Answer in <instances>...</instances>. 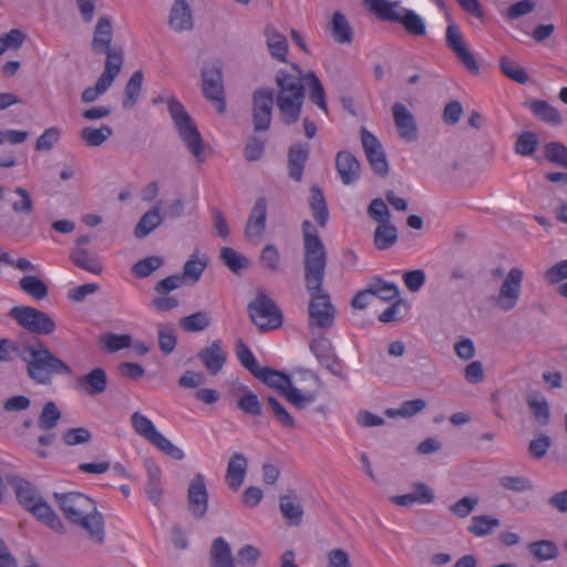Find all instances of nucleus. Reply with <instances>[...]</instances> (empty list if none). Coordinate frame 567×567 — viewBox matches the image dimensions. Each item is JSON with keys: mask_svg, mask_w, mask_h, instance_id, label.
Returning a JSON list of instances; mask_svg holds the SVG:
<instances>
[{"mask_svg": "<svg viewBox=\"0 0 567 567\" xmlns=\"http://www.w3.org/2000/svg\"><path fill=\"white\" fill-rule=\"evenodd\" d=\"M425 406L426 402L422 399L408 400L402 402L399 409H386L385 414L390 417H411L423 411Z\"/></svg>", "mask_w": 567, "mask_h": 567, "instance_id": "nucleus-53", "label": "nucleus"}, {"mask_svg": "<svg viewBox=\"0 0 567 567\" xmlns=\"http://www.w3.org/2000/svg\"><path fill=\"white\" fill-rule=\"evenodd\" d=\"M144 75L142 71H135L131 78L128 79L125 89H124V101H123V107L124 109H132L140 96V93L142 91V84H143Z\"/></svg>", "mask_w": 567, "mask_h": 567, "instance_id": "nucleus-49", "label": "nucleus"}, {"mask_svg": "<svg viewBox=\"0 0 567 567\" xmlns=\"http://www.w3.org/2000/svg\"><path fill=\"white\" fill-rule=\"evenodd\" d=\"M274 90L270 87L257 89L251 97V117L255 132L269 130L274 110Z\"/></svg>", "mask_w": 567, "mask_h": 567, "instance_id": "nucleus-9", "label": "nucleus"}, {"mask_svg": "<svg viewBox=\"0 0 567 567\" xmlns=\"http://www.w3.org/2000/svg\"><path fill=\"white\" fill-rule=\"evenodd\" d=\"M309 158V146L307 144L295 143L288 150V173L295 182H300L303 176V169Z\"/></svg>", "mask_w": 567, "mask_h": 567, "instance_id": "nucleus-25", "label": "nucleus"}, {"mask_svg": "<svg viewBox=\"0 0 567 567\" xmlns=\"http://www.w3.org/2000/svg\"><path fill=\"white\" fill-rule=\"evenodd\" d=\"M220 259L235 274H239L249 265L248 259L231 247L221 248Z\"/></svg>", "mask_w": 567, "mask_h": 567, "instance_id": "nucleus-50", "label": "nucleus"}, {"mask_svg": "<svg viewBox=\"0 0 567 567\" xmlns=\"http://www.w3.org/2000/svg\"><path fill=\"white\" fill-rule=\"evenodd\" d=\"M310 350L326 369L332 370V364L337 363V357L329 340L324 338L313 340Z\"/></svg>", "mask_w": 567, "mask_h": 567, "instance_id": "nucleus-38", "label": "nucleus"}, {"mask_svg": "<svg viewBox=\"0 0 567 567\" xmlns=\"http://www.w3.org/2000/svg\"><path fill=\"white\" fill-rule=\"evenodd\" d=\"M530 554L539 561L555 559L558 548L551 540H538L528 545Z\"/></svg>", "mask_w": 567, "mask_h": 567, "instance_id": "nucleus-51", "label": "nucleus"}, {"mask_svg": "<svg viewBox=\"0 0 567 567\" xmlns=\"http://www.w3.org/2000/svg\"><path fill=\"white\" fill-rule=\"evenodd\" d=\"M269 410L274 414L276 421L284 427L293 429L296 427V421L293 416L287 411V409L274 396L267 398Z\"/></svg>", "mask_w": 567, "mask_h": 567, "instance_id": "nucleus-55", "label": "nucleus"}, {"mask_svg": "<svg viewBox=\"0 0 567 567\" xmlns=\"http://www.w3.org/2000/svg\"><path fill=\"white\" fill-rule=\"evenodd\" d=\"M168 25L178 33L193 30V12L186 0L174 1L168 16Z\"/></svg>", "mask_w": 567, "mask_h": 567, "instance_id": "nucleus-18", "label": "nucleus"}, {"mask_svg": "<svg viewBox=\"0 0 567 567\" xmlns=\"http://www.w3.org/2000/svg\"><path fill=\"white\" fill-rule=\"evenodd\" d=\"M60 419L61 412L56 404L52 401H49L42 408L38 424L42 430L50 431L56 426Z\"/></svg>", "mask_w": 567, "mask_h": 567, "instance_id": "nucleus-56", "label": "nucleus"}, {"mask_svg": "<svg viewBox=\"0 0 567 567\" xmlns=\"http://www.w3.org/2000/svg\"><path fill=\"white\" fill-rule=\"evenodd\" d=\"M177 343V336L174 324L166 323L158 326V347L162 352L169 354Z\"/></svg>", "mask_w": 567, "mask_h": 567, "instance_id": "nucleus-54", "label": "nucleus"}, {"mask_svg": "<svg viewBox=\"0 0 567 567\" xmlns=\"http://www.w3.org/2000/svg\"><path fill=\"white\" fill-rule=\"evenodd\" d=\"M163 221L161 210L158 207H153L147 210L138 220L134 229L136 238H144L156 229Z\"/></svg>", "mask_w": 567, "mask_h": 567, "instance_id": "nucleus-37", "label": "nucleus"}, {"mask_svg": "<svg viewBox=\"0 0 567 567\" xmlns=\"http://www.w3.org/2000/svg\"><path fill=\"white\" fill-rule=\"evenodd\" d=\"M524 271L520 268H511L503 284L499 287L498 295L494 297L495 303L499 309L507 312L513 310L519 300Z\"/></svg>", "mask_w": 567, "mask_h": 567, "instance_id": "nucleus-11", "label": "nucleus"}, {"mask_svg": "<svg viewBox=\"0 0 567 567\" xmlns=\"http://www.w3.org/2000/svg\"><path fill=\"white\" fill-rule=\"evenodd\" d=\"M61 132L56 126L47 128L35 142V150L39 152H48L60 141Z\"/></svg>", "mask_w": 567, "mask_h": 567, "instance_id": "nucleus-61", "label": "nucleus"}, {"mask_svg": "<svg viewBox=\"0 0 567 567\" xmlns=\"http://www.w3.org/2000/svg\"><path fill=\"white\" fill-rule=\"evenodd\" d=\"M230 391L233 395L238 396L237 408L243 413L251 416H259L261 414V403L258 396L251 392L248 386L241 383H234Z\"/></svg>", "mask_w": 567, "mask_h": 567, "instance_id": "nucleus-23", "label": "nucleus"}, {"mask_svg": "<svg viewBox=\"0 0 567 567\" xmlns=\"http://www.w3.org/2000/svg\"><path fill=\"white\" fill-rule=\"evenodd\" d=\"M19 288L35 300H43L49 293L47 284L33 275L22 277L19 280Z\"/></svg>", "mask_w": 567, "mask_h": 567, "instance_id": "nucleus-41", "label": "nucleus"}, {"mask_svg": "<svg viewBox=\"0 0 567 567\" xmlns=\"http://www.w3.org/2000/svg\"><path fill=\"white\" fill-rule=\"evenodd\" d=\"M264 35L266 37L270 55L279 62H286L288 53V41L286 37L271 24L266 25Z\"/></svg>", "mask_w": 567, "mask_h": 567, "instance_id": "nucleus-27", "label": "nucleus"}, {"mask_svg": "<svg viewBox=\"0 0 567 567\" xmlns=\"http://www.w3.org/2000/svg\"><path fill=\"white\" fill-rule=\"evenodd\" d=\"M54 497L65 518L71 523L79 520L96 507L92 498L79 492L55 493Z\"/></svg>", "mask_w": 567, "mask_h": 567, "instance_id": "nucleus-12", "label": "nucleus"}, {"mask_svg": "<svg viewBox=\"0 0 567 567\" xmlns=\"http://www.w3.org/2000/svg\"><path fill=\"white\" fill-rule=\"evenodd\" d=\"M113 38L112 20L107 16L100 17L93 32L91 49L95 54H102L111 48Z\"/></svg>", "mask_w": 567, "mask_h": 567, "instance_id": "nucleus-26", "label": "nucleus"}, {"mask_svg": "<svg viewBox=\"0 0 567 567\" xmlns=\"http://www.w3.org/2000/svg\"><path fill=\"white\" fill-rule=\"evenodd\" d=\"M247 312L251 322L260 330L268 331L281 327L284 315L276 302L261 289L248 303Z\"/></svg>", "mask_w": 567, "mask_h": 567, "instance_id": "nucleus-7", "label": "nucleus"}, {"mask_svg": "<svg viewBox=\"0 0 567 567\" xmlns=\"http://www.w3.org/2000/svg\"><path fill=\"white\" fill-rule=\"evenodd\" d=\"M107 383L106 372L102 368H95L76 380V386L90 396L105 392Z\"/></svg>", "mask_w": 567, "mask_h": 567, "instance_id": "nucleus-22", "label": "nucleus"}, {"mask_svg": "<svg viewBox=\"0 0 567 567\" xmlns=\"http://www.w3.org/2000/svg\"><path fill=\"white\" fill-rule=\"evenodd\" d=\"M368 215L379 224L390 223L391 212L381 198L371 200L368 207Z\"/></svg>", "mask_w": 567, "mask_h": 567, "instance_id": "nucleus-63", "label": "nucleus"}, {"mask_svg": "<svg viewBox=\"0 0 567 567\" xmlns=\"http://www.w3.org/2000/svg\"><path fill=\"white\" fill-rule=\"evenodd\" d=\"M292 72L279 70L275 76L277 85L276 104L281 120L287 125L299 121L305 101V74L297 65H292Z\"/></svg>", "mask_w": 567, "mask_h": 567, "instance_id": "nucleus-3", "label": "nucleus"}, {"mask_svg": "<svg viewBox=\"0 0 567 567\" xmlns=\"http://www.w3.org/2000/svg\"><path fill=\"white\" fill-rule=\"evenodd\" d=\"M373 241L379 250H385L398 241V228L391 224H379L374 230Z\"/></svg>", "mask_w": 567, "mask_h": 567, "instance_id": "nucleus-39", "label": "nucleus"}, {"mask_svg": "<svg viewBox=\"0 0 567 567\" xmlns=\"http://www.w3.org/2000/svg\"><path fill=\"white\" fill-rule=\"evenodd\" d=\"M364 4L369 7L370 11L378 16L383 21L396 22L404 25V28L414 35L425 34V23L420 16L412 10L399 8V2H391L386 0H363Z\"/></svg>", "mask_w": 567, "mask_h": 567, "instance_id": "nucleus-6", "label": "nucleus"}, {"mask_svg": "<svg viewBox=\"0 0 567 567\" xmlns=\"http://www.w3.org/2000/svg\"><path fill=\"white\" fill-rule=\"evenodd\" d=\"M198 359L202 361L206 370L212 374H217L224 367L227 353L221 347L220 340H214L210 346L203 348L198 354Z\"/></svg>", "mask_w": 567, "mask_h": 567, "instance_id": "nucleus-19", "label": "nucleus"}, {"mask_svg": "<svg viewBox=\"0 0 567 567\" xmlns=\"http://www.w3.org/2000/svg\"><path fill=\"white\" fill-rule=\"evenodd\" d=\"M71 260L81 269L94 275H100L103 267L99 259L92 256L86 249L76 248L70 255Z\"/></svg>", "mask_w": 567, "mask_h": 567, "instance_id": "nucleus-43", "label": "nucleus"}, {"mask_svg": "<svg viewBox=\"0 0 567 567\" xmlns=\"http://www.w3.org/2000/svg\"><path fill=\"white\" fill-rule=\"evenodd\" d=\"M18 357L25 364L27 375L35 384L50 385L54 375L72 373V369L37 336L27 338V343L18 348Z\"/></svg>", "mask_w": 567, "mask_h": 567, "instance_id": "nucleus-2", "label": "nucleus"}, {"mask_svg": "<svg viewBox=\"0 0 567 567\" xmlns=\"http://www.w3.org/2000/svg\"><path fill=\"white\" fill-rule=\"evenodd\" d=\"M529 107L533 111L534 115H536L544 122H547L551 125H560L563 122L558 110L550 105L549 103H547L546 101H533L530 102Z\"/></svg>", "mask_w": 567, "mask_h": 567, "instance_id": "nucleus-47", "label": "nucleus"}, {"mask_svg": "<svg viewBox=\"0 0 567 567\" xmlns=\"http://www.w3.org/2000/svg\"><path fill=\"white\" fill-rule=\"evenodd\" d=\"M478 504L477 497L465 496L452 504L449 511L458 518H466L476 508Z\"/></svg>", "mask_w": 567, "mask_h": 567, "instance_id": "nucleus-62", "label": "nucleus"}, {"mask_svg": "<svg viewBox=\"0 0 567 567\" xmlns=\"http://www.w3.org/2000/svg\"><path fill=\"white\" fill-rule=\"evenodd\" d=\"M76 526L86 532L89 537L96 544L102 545L105 540V522L103 514L96 507L94 511L73 522Z\"/></svg>", "mask_w": 567, "mask_h": 567, "instance_id": "nucleus-21", "label": "nucleus"}, {"mask_svg": "<svg viewBox=\"0 0 567 567\" xmlns=\"http://www.w3.org/2000/svg\"><path fill=\"white\" fill-rule=\"evenodd\" d=\"M206 267L207 260L198 258L197 254H193L184 264L183 272L179 276L183 277L185 284L189 282L190 285H194L199 281Z\"/></svg>", "mask_w": 567, "mask_h": 567, "instance_id": "nucleus-45", "label": "nucleus"}, {"mask_svg": "<svg viewBox=\"0 0 567 567\" xmlns=\"http://www.w3.org/2000/svg\"><path fill=\"white\" fill-rule=\"evenodd\" d=\"M499 66L502 72L511 80L520 84H525L528 81V75L525 70L507 56L501 58Z\"/></svg>", "mask_w": 567, "mask_h": 567, "instance_id": "nucleus-57", "label": "nucleus"}, {"mask_svg": "<svg viewBox=\"0 0 567 567\" xmlns=\"http://www.w3.org/2000/svg\"><path fill=\"white\" fill-rule=\"evenodd\" d=\"M9 317L29 332L39 336L52 334L56 329L54 320L47 312L30 306H16L11 308Z\"/></svg>", "mask_w": 567, "mask_h": 567, "instance_id": "nucleus-8", "label": "nucleus"}, {"mask_svg": "<svg viewBox=\"0 0 567 567\" xmlns=\"http://www.w3.org/2000/svg\"><path fill=\"white\" fill-rule=\"evenodd\" d=\"M309 206L317 224L320 227H324L329 220V210L320 187L312 186L310 188Z\"/></svg>", "mask_w": 567, "mask_h": 567, "instance_id": "nucleus-31", "label": "nucleus"}, {"mask_svg": "<svg viewBox=\"0 0 567 567\" xmlns=\"http://www.w3.org/2000/svg\"><path fill=\"white\" fill-rule=\"evenodd\" d=\"M538 141L535 133L530 131L518 135L515 143V152L522 156H530L537 148Z\"/></svg>", "mask_w": 567, "mask_h": 567, "instance_id": "nucleus-59", "label": "nucleus"}, {"mask_svg": "<svg viewBox=\"0 0 567 567\" xmlns=\"http://www.w3.org/2000/svg\"><path fill=\"white\" fill-rule=\"evenodd\" d=\"M305 286L310 293L309 329L328 330L334 323L336 308L322 285L328 264L327 248L310 220L302 223Z\"/></svg>", "mask_w": 567, "mask_h": 567, "instance_id": "nucleus-1", "label": "nucleus"}, {"mask_svg": "<svg viewBox=\"0 0 567 567\" xmlns=\"http://www.w3.org/2000/svg\"><path fill=\"white\" fill-rule=\"evenodd\" d=\"M248 470V460L240 453L235 452L228 462L226 470V482L230 489L238 491L243 485Z\"/></svg>", "mask_w": 567, "mask_h": 567, "instance_id": "nucleus-24", "label": "nucleus"}, {"mask_svg": "<svg viewBox=\"0 0 567 567\" xmlns=\"http://www.w3.org/2000/svg\"><path fill=\"white\" fill-rule=\"evenodd\" d=\"M501 522L496 517L489 515H477L471 519L468 532L476 537L491 535L495 528L499 526Z\"/></svg>", "mask_w": 567, "mask_h": 567, "instance_id": "nucleus-46", "label": "nucleus"}, {"mask_svg": "<svg viewBox=\"0 0 567 567\" xmlns=\"http://www.w3.org/2000/svg\"><path fill=\"white\" fill-rule=\"evenodd\" d=\"M546 158L567 168V147L559 142H550L545 147Z\"/></svg>", "mask_w": 567, "mask_h": 567, "instance_id": "nucleus-64", "label": "nucleus"}, {"mask_svg": "<svg viewBox=\"0 0 567 567\" xmlns=\"http://www.w3.org/2000/svg\"><path fill=\"white\" fill-rule=\"evenodd\" d=\"M526 402L535 420L540 425H547L550 420V411L545 396L539 392H534L527 395Z\"/></svg>", "mask_w": 567, "mask_h": 567, "instance_id": "nucleus-36", "label": "nucleus"}, {"mask_svg": "<svg viewBox=\"0 0 567 567\" xmlns=\"http://www.w3.org/2000/svg\"><path fill=\"white\" fill-rule=\"evenodd\" d=\"M212 318L207 311H197L179 320V327L188 333L200 332L210 326Z\"/></svg>", "mask_w": 567, "mask_h": 567, "instance_id": "nucleus-44", "label": "nucleus"}, {"mask_svg": "<svg viewBox=\"0 0 567 567\" xmlns=\"http://www.w3.org/2000/svg\"><path fill=\"white\" fill-rule=\"evenodd\" d=\"M163 265V259L157 256L146 257L144 259L138 260L132 267V272L137 278H146L152 272L161 268Z\"/></svg>", "mask_w": 567, "mask_h": 567, "instance_id": "nucleus-58", "label": "nucleus"}, {"mask_svg": "<svg viewBox=\"0 0 567 567\" xmlns=\"http://www.w3.org/2000/svg\"><path fill=\"white\" fill-rule=\"evenodd\" d=\"M446 47L452 50L457 60L472 73L478 74L480 65L470 51V49L465 45L462 37V32L458 25L451 23L446 28Z\"/></svg>", "mask_w": 567, "mask_h": 567, "instance_id": "nucleus-14", "label": "nucleus"}, {"mask_svg": "<svg viewBox=\"0 0 567 567\" xmlns=\"http://www.w3.org/2000/svg\"><path fill=\"white\" fill-rule=\"evenodd\" d=\"M204 96L219 114L226 110L224 79L220 65L206 66L202 70Z\"/></svg>", "mask_w": 567, "mask_h": 567, "instance_id": "nucleus-10", "label": "nucleus"}, {"mask_svg": "<svg viewBox=\"0 0 567 567\" xmlns=\"http://www.w3.org/2000/svg\"><path fill=\"white\" fill-rule=\"evenodd\" d=\"M282 396L298 410L305 409L307 404L316 399L315 394H303L293 383L290 384Z\"/></svg>", "mask_w": 567, "mask_h": 567, "instance_id": "nucleus-60", "label": "nucleus"}, {"mask_svg": "<svg viewBox=\"0 0 567 567\" xmlns=\"http://www.w3.org/2000/svg\"><path fill=\"white\" fill-rule=\"evenodd\" d=\"M255 378L275 389L280 395H284L292 383L291 378L287 373L268 367L261 368Z\"/></svg>", "mask_w": 567, "mask_h": 567, "instance_id": "nucleus-30", "label": "nucleus"}, {"mask_svg": "<svg viewBox=\"0 0 567 567\" xmlns=\"http://www.w3.org/2000/svg\"><path fill=\"white\" fill-rule=\"evenodd\" d=\"M267 219V202L264 197H259L249 214L246 227L245 237L248 241L258 244L262 238L266 229Z\"/></svg>", "mask_w": 567, "mask_h": 567, "instance_id": "nucleus-17", "label": "nucleus"}, {"mask_svg": "<svg viewBox=\"0 0 567 567\" xmlns=\"http://www.w3.org/2000/svg\"><path fill=\"white\" fill-rule=\"evenodd\" d=\"M167 106L181 140L198 162H204V141L190 115L175 97L167 100Z\"/></svg>", "mask_w": 567, "mask_h": 567, "instance_id": "nucleus-5", "label": "nucleus"}, {"mask_svg": "<svg viewBox=\"0 0 567 567\" xmlns=\"http://www.w3.org/2000/svg\"><path fill=\"white\" fill-rule=\"evenodd\" d=\"M147 470V483L145 486V491L147 494V498L155 505L158 506L162 499L163 489L161 487V470L154 464L152 461L145 462Z\"/></svg>", "mask_w": 567, "mask_h": 567, "instance_id": "nucleus-33", "label": "nucleus"}, {"mask_svg": "<svg viewBox=\"0 0 567 567\" xmlns=\"http://www.w3.org/2000/svg\"><path fill=\"white\" fill-rule=\"evenodd\" d=\"M131 423L134 429V431L145 440H147L151 444L157 439V436L161 434L154 425V423L146 417L145 415L141 414L140 412H134L131 415Z\"/></svg>", "mask_w": 567, "mask_h": 567, "instance_id": "nucleus-42", "label": "nucleus"}, {"mask_svg": "<svg viewBox=\"0 0 567 567\" xmlns=\"http://www.w3.org/2000/svg\"><path fill=\"white\" fill-rule=\"evenodd\" d=\"M280 512L291 526H299L302 522L303 508L295 493L282 495L279 503Z\"/></svg>", "mask_w": 567, "mask_h": 567, "instance_id": "nucleus-29", "label": "nucleus"}, {"mask_svg": "<svg viewBox=\"0 0 567 567\" xmlns=\"http://www.w3.org/2000/svg\"><path fill=\"white\" fill-rule=\"evenodd\" d=\"M309 91L310 101L316 104L320 110L328 114V104L326 100V91L317 74L313 71H308L305 74V89Z\"/></svg>", "mask_w": 567, "mask_h": 567, "instance_id": "nucleus-32", "label": "nucleus"}, {"mask_svg": "<svg viewBox=\"0 0 567 567\" xmlns=\"http://www.w3.org/2000/svg\"><path fill=\"white\" fill-rule=\"evenodd\" d=\"M392 115L399 136L406 142H414L419 137V127L415 116L401 102L392 105Z\"/></svg>", "mask_w": 567, "mask_h": 567, "instance_id": "nucleus-16", "label": "nucleus"}, {"mask_svg": "<svg viewBox=\"0 0 567 567\" xmlns=\"http://www.w3.org/2000/svg\"><path fill=\"white\" fill-rule=\"evenodd\" d=\"M7 482L13 488L17 499L23 508L32 513L39 520L53 530L59 533L63 532L64 526L62 520L42 498L32 483L16 475H8Z\"/></svg>", "mask_w": 567, "mask_h": 567, "instance_id": "nucleus-4", "label": "nucleus"}, {"mask_svg": "<svg viewBox=\"0 0 567 567\" xmlns=\"http://www.w3.org/2000/svg\"><path fill=\"white\" fill-rule=\"evenodd\" d=\"M331 34L338 43L349 44L353 39V31L346 16L339 11L334 12L330 25Z\"/></svg>", "mask_w": 567, "mask_h": 567, "instance_id": "nucleus-35", "label": "nucleus"}, {"mask_svg": "<svg viewBox=\"0 0 567 567\" xmlns=\"http://www.w3.org/2000/svg\"><path fill=\"white\" fill-rule=\"evenodd\" d=\"M113 134V130L109 125H102L99 128L86 126L82 128L80 136L82 141L91 147H96L106 142Z\"/></svg>", "mask_w": 567, "mask_h": 567, "instance_id": "nucleus-48", "label": "nucleus"}, {"mask_svg": "<svg viewBox=\"0 0 567 567\" xmlns=\"http://www.w3.org/2000/svg\"><path fill=\"white\" fill-rule=\"evenodd\" d=\"M102 54L106 55L104 71L102 78L113 83L120 74L124 61V51L121 47H111Z\"/></svg>", "mask_w": 567, "mask_h": 567, "instance_id": "nucleus-34", "label": "nucleus"}, {"mask_svg": "<svg viewBox=\"0 0 567 567\" xmlns=\"http://www.w3.org/2000/svg\"><path fill=\"white\" fill-rule=\"evenodd\" d=\"M336 168L344 185H351L360 177V162L348 151H340L337 153Z\"/></svg>", "mask_w": 567, "mask_h": 567, "instance_id": "nucleus-20", "label": "nucleus"}, {"mask_svg": "<svg viewBox=\"0 0 567 567\" xmlns=\"http://www.w3.org/2000/svg\"><path fill=\"white\" fill-rule=\"evenodd\" d=\"M367 288L372 297H377L384 301L394 300L400 293L395 284L386 282L380 277L373 278L372 282H370Z\"/></svg>", "mask_w": 567, "mask_h": 567, "instance_id": "nucleus-40", "label": "nucleus"}, {"mask_svg": "<svg viewBox=\"0 0 567 567\" xmlns=\"http://www.w3.org/2000/svg\"><path fill=\"white\" fill-rule=\"evenodd\" d=\"M210 567H236L230 545L224 537L213 540L209 550Z\"/></svg>", "mask_w": 567, "mask_h": 567, "instance_id": "nucleus-28", "label": "nucleus"}, {"mask_svg": "<svg viewBox=\"0 0 567 567\" xmlns=\"http://www.w3.org/2000/svg\"><path fill=\"white\" fill-rule=\"evenodd\" d=\"M236 354L241 365L245 367L254 377H256L258 371L261 370L255 354L241 339H238L236 342Z\"/></svg>", "mask_w": 567, "mask_h": 567, "instance_id": "nucleus-52", "label": "nucleus"}, {"mask_svg": "<svg viewBox=\"0 0 567 567\" xmlns=\"http://www.w3.org/2000/svg\"><path fill=\"white\" fill-rule=\"evenodd\" d=\"M187 507L195 519H202L208 511V491L205 476L197 473L187 488Z\"/></svg>", "mask_w": 567, "mask_h": 567, "instance_id": "nucleus-13", "label": "nucleus"}, {"mask_svg": "<svg viewBox=\"0 0 567 567\" xmlns=\"http://www.w3.org/2000/svg\"><path fill=\"white\" fill-rule=\"evenodd\" d=\"M361 143L372 171L379 176H385L389 172L385 153L378 138L365 127H361Z\"/></svg>", "mask_w": 567, "mask_h": 567, "instance_id": "nucleus-15", "label": "nucleus"}]
</instances>
